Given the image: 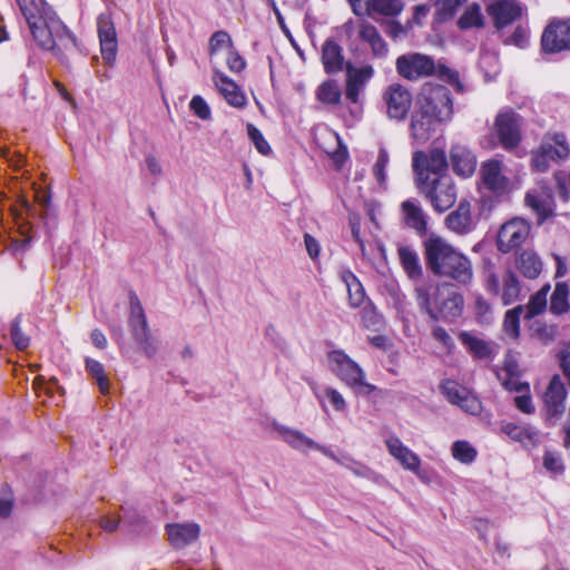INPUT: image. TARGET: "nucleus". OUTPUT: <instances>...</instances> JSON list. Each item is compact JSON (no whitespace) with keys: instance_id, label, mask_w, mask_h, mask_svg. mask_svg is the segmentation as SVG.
I'll return each mask as SVG.
<instances>
[{"instance_id":"obj_1","label":"nucleus","mask_w":570,"mask_h":570,"mask_svg":"<svg viewBox=\"0 0 570 570\" xmlns=\"http://www.w3.org/2000/svg\"><path fill=\"white\" fill-rule=\"evenodd\" d=\"M17 3L38 47L52 52L58 60L66 62L67 57L57 41L61 42L66 49L76 48L77 38L71 30L43 0L39 3L35 0H17Z\"/></svg>"},{"instance_id":"obj_2","label":"nucleus","mask_w":570,"mask_h":570,"mask_svg":"<svg viewBox=\"0 0 570 570\" xmlns=\"http://www.w3.org/2000/svg\"><path fill=\"white\" fill-rule=\"evenodd\" d=\"M426 267L435 276L448 278L459 285H469L473 279L470 258L458 250L445 238L431 234L423 242Z\"/></svg>"},{"instance_id":"obj_3","label":"nucleus","mask_w":570,"mask_h":570,"mask_svg":"<svg viewBox=\"0 0 570 570\" xmlns=\"http://www.w3.org/2000/svg\"><path fill=\"white\" fill-rule=\"evenodd\" d=\"M395 70L401 78L407 81L414 82L429 77H438L454 86L458 91L463 89L458 71L441 61L436 62L433 57L425 53L406 52L399 56L395 60Z\"/></svg>"},{"instance_id":"obj_4","label":"nucleus","mask_w":570,"mask_h":570,"mask_svg":"<svg viewBox=\"0 0 570 570\" xmlns=\"http://www.w3.org/2000/svg\"><path fill=\"white\" fill-rule=\"evenodd\" d=\"M129 307L128 325L131 336L144 355L154 358L159 350V342L151 335L144 307L134 292L129 294Z\"/></svg>"},{"instance_id":"obj_5","label":"nucleus","mask_w":570,"mask_h":570,"mask_svg":"<svg viewBox=\"0 0 570 570\" xmlns=\"http://www.w3.org/2000/svg\"><path fill=\"white\" fill-rule=\"evenodd\" d=\"M331 371L357 393L370 394L375 386L365 382V373L344 351L333 350L327 353Z\"/></svg>"},{"instance_id":"obj_6","label":"nucleus","mask_w":570,"mask_h":570,"mask_svg":"<svg viewBox=\"0 0 570 570\" xmlns=\"http://www.w3.org/2000/svg\"><path fill=\"white\" fill-rule=\"evenodd\" d=\"M570 155V146L563 132H547L538 149L531 153L532 167L539 173H546L552 161L566 160Z\"/></svg>"},{"instance_id":"obj_7","label":"nucleus","mask_w":570,"mask_h":570,"mask_svg":"<svg viewBox=\"0 0 570 570\" xmlns=\"http://www.w3.org/2000/svg\"><path fill=\"white\" fill-rule=\"evenodd\" d=\"M416 102L442 122H448L452 118L453 100L445 86L425 82L416 96Z\"/></svg>"},{"instance_id":"obj_8","label":"nucleus","mask_w":570,"mask_h":570,"mask_svg":"<svg viewBox=\"0 0 570 570\" xmlns=\"http://www.w3.org/2000/svg\"><path fill=\"white\" fill-rule=\"evenodd\" d=\"M417 186L439 213L451 208L456 200V188L449 175L433 177L430 180L417 183Z\"/></svg>"},{"instance_id":"obj_9","label":"nucleus","mask_w":570,"mask_h":570,"mask_svg":"<svg viewBox=\"0 0 570 570\" xmlns=\"http://www.w3.org/2000/svg\"><path fill=\"white\" fill-rule=\"evenodd\" d=\"M382 105L390 120L404 121L413 105L412 92L402 83H391L382 92Z\"/></svg>"},{"instance_id":"obj_10","label":"nucleus","mask_w":570,"mask_h":570,"mask_svg":"<svg viewBox=\"0 0 570 570\" xmlns=\"http://www.w3.org/2000/svg\"><path fill=\"white\" fill-rule=\"evenodd\" d=\"M522 118L515 111H500L494 119L493 135L507 151L514 150L521 142Z\"/></svg>"},{"instance_id":"obj_11","label":"nucleus","mask_w":570,"mask_h":570,"mask_svg":"<svg viewBox=\"0 0 570 570\" xmlns=\"http://www.w3.org/2000/svg\"><path fill=\"white\" fill-rule=\"evenodd\" d=\"M446 155L443 149L433 148L429 154L416 151L413 155V169L417 183L426 181L440 175H446Z\"/></svg>"},{"instance_id":"obj_12","label":"nucleus","mask_w":570,"mask_h":570,"mask_svg":"<svg viewBox=\"0 0 570 570\" xmlns=\"http://www.w3.org/2000/svg\"><path fill=\"white\" fill-rule=\"evenodd\" d=\"M529 234L530 225L522 218H513L501 226L498 233V249L507 254L521 246Z\"/></svg>"},{"instance_id":"obj_13","label":"nucleus","mask_w":570,"mask_h":570,"mask_svg":"<svg viewBox=\"0 0 570 570\" xmlns=\"http://www.w3.org/2000/svg\"><path fill=\"white\" fill-rule=\"evenodd\" d=\"M441 390L449 402L458 405L464 412L475 415L481 411L479 399L458 382L446 380L441 384Z\"/></svg>"},{"instance_id":"obj_14","label":"nucleus","mask_w":570,"mask_h":570,"mask_svg":"<svg viewBox=\"0 0 570 570\" xmlns=\"http://www.w3.org/2000/svg\"><path fill=\"white\" fill-rule=\"evenodd\" d=\"M441 390L449 402L458 405L464 412L475 415L481 411L479 399L458 382L446 380L441 384Z\"/></svg>"},{"instance_id":"obj_15","label":"nucleus","mask_w":570,"mask_h":570,"mask_svg":"<svg viewBox=\"0 0 570 570\" xmlns=\"http://www.w3.org/2000/svg\"><path fill=\"white\" fill-rule=\"evenodd\" d=\"M443 124L440 119L432 116L423 107L417 106L415 101V108L411 114L410 119V136L413 140L419 144L426 142L434 134L436 126Z\"/></svg>"},{"instance_id":"obj_16","label":"nucleus","mask_w":570,"mask_h":570,"mask_svg":"<svg viewBox=\"0 0 570 570\" xmlns=\"http://www.w3.org/2000/svg\"><path fill=\"white\" fill-rule=\"evenodd\" d=\"M567 391L559 375H553L543 395L546 415L550 424L561 416L566 410Z\"/></svg>"},{"instance_id":"obj_17","label":"nucleus","mask_w":570,"mask_h":570,"mask_svg":"<svg viewBox=\"0 0 570 570\" xmlns=\"http://www.w3.org/2000/svg\"><path fill=\"white\" fill-rule=\"evenodd\" d=\"M97 31L101 55L111 65L116 59L118 41L115 23L109 12H102L98 16Z\"/></svg>"},{"instance_id":"obj_18","label":"nucleus","mask_w":570,"mask_h":570,"mask_svg":"<svg viewBox=\"0 0 570 570\" xmlns=\"http://www.w3.org/2000/svg\"><path fill=\"white\" fill-rule=\"evenodd\" d=\"M541 45L550 53L570 49V20L549 24L542 35Z\"/></svg>"},{"instance_id":"obj_19","label":"nucleus","mask_w":570,"mask_h":570,"mask_svg":"<svg viewBox=\"0 0 570 570\" xmlns=\"http://www.w3.org/2000/svg\"><path fill=\"white\" fill-rule=\"evenodd\" d=\"M497 29H503L521 19L523 8L513 0H497L487 7Z\"/></svg>"},{"instance_id":"obj_20","label":"nucleus","mask_w":570,"mask_h":570,"mask_svg":"<svg viewBox=\"0 0 570 570\" xmlns=\"http://www.w3.org/2000/svg\"><path fill=\"white\" fill-rule=\"evenodd\" d=\"M400 209L403 224L416 235L424 236L428 232L429 216L420 202L414 198L406 199L401 203Z\"/></svg>"},{"instance_id":"obj_21","label":"nucleus","mask_w":570,"mask_h":570,"mask_svg":"<svg viewBox=\"0 0 570 570\" xmlns=\"http://www.w3.org/2000/svg\"><path fill=\"white\" fill-rule=\"evenodd\" d=\"M374 75L372 66L355 68L351 63L346 65V88L345 97L351 102H357L360 94L364 90L366 83Z\"/></svg>"},{"instance_id":"obj_22","label":"nucleus","mask_w":570,"mask_h":570,"mask_svg":"<svg viewBox=\"0 0 570 570\" xmlns=\"http://www.w3.org/2000/svg\"><path fill=\"white\" fill-rule=\"evenodd\" d=\"M213 81L219 94L228 105L235 108H244L247 105V98L240 87L224 72L215 70Z\"/></svg>"},{"instance_id":"obj_23","label":"nucleus","mask_w":570,"mask_h":570,"mask_svg":"<svg viewBox=\"0 0 570 570\" xmlns=\"http://www.w3.org/2000/svg\"><path fill=\"white\" fill-rule=\"evenodd\" d=\"M445 226L456 235H466L471 233L475 224L472 218L471 204L468 200H461L456 209L445 217Z\"/></svg>"},{"instance_id":"obj_24","label":"nucleus","mask_w":570,"mask_h":570,"mask_svg":"<svg viewBox=\"0 0 570 570\" xmlns=\"http://www.w3.org/2000/svg\"><path fill=\"white\" fill-rule=\"evenodd\" d=\"M459 338L473 358L491 361L499 354L497 343L485 341L471 332H461Z\"/></svg>"},{"instance_id":"obj_25","label":"nucleus","mask_w":570,"mask_h":570,"mask_svg":"<svg viewBox=\"0 0 570 570\" xmlns=\"http://www.w3.org/2000/svg\"><path fill=\"white\" fill-rule=\"evenodd\" d=\"M450 161L453 171L463 178L471 177L476 168L475 155L466 146L460 144L451 147Z\"/></svg>"},{"instance_id":"obj_26","label":"nucleus","mask_w":570,"mask_h":570,"mask_svg":"<svg viewBox=\"0 0 570 570\" xmlns=\"http://www.w3.org/2000/svg\"><path fill=\"white\" fill-rule=\"evenodd\" d=\"M166 532L170 544L176 549H181L198 539L200 527L195 522L170 523L166 525Z\"/></svg>"},{"instance_id":"obj_27","label":"nucleus","mask_w":570,"mask_h":570,"mask_svg":"<svg viewBox=\"0 0 570 570\" xmlns=\"http://www.w3.org/2000/svg\"><path fill=\"white\" fill-rule=\"evenodd\" d=\"M482 180L488 189L497 195H502L508 190L509 180L502 175L501 161L491 159L482 165Z\"/></svg>"},{"instance_id":"obj_28","label":"nucleus","mask_w":570,"mask_h":570,"mask_svg":"<svg viewBox=\"0 0 570 570\" xmlns=\"http://www.w3.org/2000/svg\"><path fill=\"white\" fill-rule=\"evenodd\" d=\"M358 38L366 42L375 57L383 58L389 52L385 40L380 35L377 28L367 21L360 22L357 27Z\"/></svg>"},{"instance_id":"obj_29","label":"nucleus","mask_w":570,"mask_h":570,"mask_svg":"<svg viewBox=\"0 0 570 570\" xmlns=\"http://www.w3.org/2000/svg\"><path fill=\"white\" fill-rule=\"evenodd\" d=\"M390 454L396 459L404 469L416 472L420 469L421 460L409 448L403 445L399 439L386 440Z\"/></svg>"},{"instance_id":"obj_30","label":"nucleus","mask_w":570,"mask_h":570,"mask_svg":"<svg viewBox=\"0 0 570 570\" xmlns=\"http://www.w3.org/2000/svg\"><path fill=\"white\" fill-rule=\"evenodd\" d=\"M348 62L345 61L343 49L333 40H327L323 46V68L327 73L342 71Z\"/></svg>"},{"instance_id":"obj_31","label":"nucleus","mask_w":570,"mask_h":570,"mask_svg":"<svg viewBox=\"0 0 570 570\" xmlns=\"http://www.w3.org/2000/svg\"><path fill=\"white\" fill-rule=\"evenodd\" d=\"M397 254L407 276L414 281L421 278L423 269L416 250L410 246H400Z\"/></svg>"},{"instance_id":"obj_32","label":"nucleus","mask_w":570,"mask_h":570,"mask_svg":"<svg viewBox=\"0 0 570 570\" xmlns=\"http://www.w3.org/2000/svg\"><path fill=\"white\" fill-rule=\"evenodd\" d=\"M517 266L527 278H537L542 271V262L532 250H523L517 258Z\"/></svg>"},{"instance_id":"obj_33","label":"nucleus","mask_w":570,"mask_h":570,"mask_svg":"<svg viewBox=\"0 0 570 570\" xmlns=\"http://www.w3.org/2000/svg\"><path fill=\"white\" fill-rule=\"evenodd\" d=\"M524 200L527 206L532 208L541 219L552 214L553 200L550 194H540L537 190H531L527 193Z\"/></svg>"},{"instance_id":"obj_34","label":"nucleus","mask_w":570,"mask_h":570,"mask_svg":"<svg viewBox=\"0 0 570 570\" xmlns=\"http://www.w3.org/2000/svg\"><path fill=\"white\" fill-rule=\"evenodd\" d=\"M326 142H331L336 146L334 149H324V151L328 155L335 169H341L343 164L348 158V151L346 146L342 142L340 136L334 130H326L325 134Z\"/></svg>"},{"instance_id":"obj_35","label":"nucleus","mask_w":570,"mask_h":570,"mask_svg":"<svg viewBox=\"0 0 570 570\" xmlns=\"http://www.w3.org/2000/svg\"><path fill=\"white\" fill-rule=\"evenodd\" d=\"M278 436L295 450H318V444L298 430H277Z\"/></svg>"},{"instance_id":"obj_36","label":"nucleus","mask_w":570,"mask_h":570,"mask_svg":"<svg viewBox=\"0 0 570 570\" xmlns=\"http://www.w3.org/2000/svg\"><path fill=\"white\" fill-rule=\"evenodd\" d=\"M521 293L518 276L510 269L502 276L501 299L504 305H510L519 299Z\"/></svg>"},{"instance_id":"obj_37","label":"nucleus","mask_w":570,"mask_h":570,"mask_svg":"<svg viewBox=\"0 0 570 570\" xmlns=\"http://www.w3.org/2000/svg\"><path fill=\"white\" fill-rule=\"evenodd\" d=\"M403 7L401 0H367L365 13L370 17H372L373 13L393 17L400 14Z\"/></svg>"},{"instance_id":"obj_38","label":"nucleus","mask_w":570,"mask_h":570,"mask_svg":"<svg viewBox=\"0 0 570 570\" xmlns=\"http://www.w3.org/2000/svg\"><path fill=\"white\" fill-rule=\"evenodd\" d=\"M483 14L478 3H471L465 7L463 13L458 20L460 29L481 28L483 27Z\"/></svg>"},{"instance_id":"obj_39","label":"nucleus","mask_w":570,"mask_h":570,"mask_svg":"<svg viewBox=\"0 0 570 570\" xmlns=\"http://www.w3.org/2000/svg\"><path fill=\"white\" fill-rule=\"evenodd\" d=\"M85 363L87 372L96 381L99 391L102 394L109 393L110 382L106 375L104 365L99 361L90 357H87Z\"/></svg>"},{"instance_id":"obj_40","label":"nucleus","mask_w":570,"mask_h":570,"mask_svg":"<svg viewBox=\"0 0 570 570\" xmlns=\"http://www.w3.org/2000/svg\"><path fill=\"white\" fill-rule=\"evenodd\" d=\"M569 287L566 283H557L550 299V311L560 315L569 309Z\"/></svg>"},{"instance_id":"obj_41","label":"nucleus","mask_w":570,"mask_h":570,"mask_svg":"<svg viewBox=\"0 0 570 570\" xmlns=\"http://www.w3.org/2000/svg\"><path fill=\"white\" fill-rule=\"evenodd\" d=\"M390 163V154L384 146H380L376 159L372 167V174L382 188H386V167Z\"/></svg>"},{"instance_id":"obj_42","label":"nucleus","mask_w":570,"mask_h":570,"mask_svg":"<svg viewBox=\"0 0 570 570\" xmlns=\"http://www.w3.org/2000/svg\"><path fill=\"white\" fill-rule=\"evenodd\" d=\"M464 299L458 292H451L440 306V313L445 318H456L461 315Z\"/></svg>"},{"instance_id":"obj_43","label":"nucleus","mask_w":570,"mask_h":570,"mask_svg":"<svg viewBox=\"0 0 570 570\" xmlns=\"http://www.w3.org/2000/svg\"><path fill=\"white\" fill-rule=\"evenodd\" d=\"M466 0H436L435 18L439 22L452 19Z\"/></svg>"},{"instance_id":"obj_44","label":"nucleus","mask_w":570,"mask_h":570,"mask_svg":"<svg viewBox=\"0 0 570 570\" xmlns=\"http://www.w3.org/2000/svg\"><path fill=\"white\" fill-rule=\"evenodd\" d=\"M522 312L523 306L520 305L509 309L504 315L503 330L513 340L518 338L520 334V315Z\"/></svg>"},{"instance_id":"obj_45","label":"nucleus","mask_w":570,"mask_h":570,"mask_svg":"<svg viewBox=\"0 0 570 570\" xmlns=\"http://www.w3.org/2000/svg\"><path fill=\"white\" fill-rule=\"evenodd\" d=\"M512 441L520 442L523 448L531 449L537 446L539 435L537 430H501Z\"/></svg>"},{"instance_id":"obj_46","label":"nucleus","mask_w":570,"mask_h":570,"mask_svg":"<svg viewBox=\"0 0 570 570\" xmlns=\"http://www.w3.org/2000/svg\"><path fill=\"white\" fill-rule=\"evenodd\" d=\"M344 282L347 288L351 306L358 307L365 298L364 288L361 282L353 274H348L344 278Z\"/></svg>"},{"instance_id":"obj_47","label":"nucleus","mask_w":570,"mask_h":570,"mask_svg":"<svg viewBox=\"0 0 570 570\" xmlns=\"http://www.w3.org/2000/svg\"><path fill=\"white\" fill-rule=\"evenodd\" d=\"M452 455L461 463L469 464L476 458V450L466 441H456L452 445Z\"/></svg>"},{"instance_id":"obj_48","label":"nucleus","mask_w":570,"mask_h":570,"mask_svg":"<svg viewBox=\"0 0 570 570\" xmlns=\"http://www.w3.org/2000/svg\"><path fill=\"white\" fill-rule=\"evenodd\" d=\"M550 291V285L543 286L530 299L528 304L527 317H533L542 313L547 307V296Z\"/></svg>"},{"instance_id":"obj_49","label":"nucleus","mask_w":570,"mask_h":570,"mask_svg":"<svg viewBox=\"0 0 570 570\" xmlns=\"http://www.w3.org/2000/svg\"><path fill=\"white\" fill-rule=\"evenodd\" d=\"M431 289H432V286L426 285V284L416 286L415 297H416L417 305L432 318H436L438 317L436 313H435L434 308L432 307V303H431Z\"/></svg>"},{"instance_id":"obj_50","label":"nucleus","mask_w":570,"mask_h":570,"mask_svg":"<svg viewBox=\"0 0 570 570\" xmlns=\"http://www.w3.org/2000/svg\"><path fill=\"white\" fill-rule=\"evenodd\" d=\"M247 134L259 154L267 156L272 153L269 144L267 142L262 131L256 126H254L253 124H248Z\"/></svg>"},{"instance_id":"obj_51","label":"nucleus","mask_w":570,"mask_h":570,"mask_svg":"<svg viewBox=\"0 0 570 570\" xmlns=\"http://www.w3.org/2000/svg\"><path fill=\"white\" fill-rule=\"evenodd\" d=\"M21 315H18L11 323L10 336L11 341L18 350H26L30 344V338L22 333L21 327Z\"/></svg>"},{"instance_id":"obj_52","label":"nucleus","mask_w":570,"mask_h":570,"mask_svg":"<svg viewBox=\"0 0 570 570\" xmlns=\"http://www.w3.org/2000/svg\"><path fill=\"white\" fill-rule=\"evenodd\" d=\"M342 98V88L336 80L323 82V104H340Z\"/></svg>"},{"instance_id":"obj_53","label":"nucleus","mask_w":570,"mask_h":570,"mask_svg":"<svg viewBox=\"0 0 570 570\" xmlns=\"http://www.w3.org/2000/svg\"><path fill=\"white\" fill-rule=\"evenodd\" d=\"M543 466L553 474H561L564 471L561 456L552 451H547L543 455Z\"/></svg>"},{"instance_id":"obj_54","label":"nucleus","mask_w":570,"mask_h":570,"mask_svg":"<svg viewBox=\"0 0 570 570\" xmlns=\"http://www.w3.org/2000/svg\"><path fill=\"white\" fill-rule=\"evenodd\" d=\"M224 45H229L230 49L233 48V41L227 31L219 30L212 35L209 39V51L214 55Z\"/></svg>"},{"instance_id":"obj_55","label":"nucleus","mask_w":570,"mask_h":570,"mask_svg":"<svg viewBox=\"0 0 570 570\" xmlns=\"http://www.w3.org/2000/svg\"><path fill=\"white\" fill-rule=\"evenodd\" d=\"M189 107L198 118L203 120L210 118V108L203 97L194 96L190 100Z\"/></svg>"},{"instance_id":"obj_56","label":"nucleus","mask_w":570,"mask_h":570,"mask_svg":"<svg viewBox=\"0 0 570 570\" xmlns=\"http://www.w3.org/2000/svg\"><path fill=\"white\" fill-rule=\"evenodd\" d=\"M120 510L124 514V523L129 525H136L144 522V517L138 512V510L132 505L125 503L120 507Z\"/></svg>"},{"instance_id":"obj_57","label":"nucleus","mask_w":570,"mask_h":570,"mask_svg":"<svg viewBox=\"0 0 570 570\" xmlns=\"http://www.w3.org/2000/svg\"><path fill=\"white\" fill-rule=\"evenodd\" d=\"M514 404L518 410L525 414H532L535 410L530 391L521 392L514 397Z\"/></svg>"},{"instance_id":"obj_58","label":"nucleus","mask_w":570,"mask_h":570,"mask_svg":"<svg viewBox=\"0 0 570 570\" xmlns=\"http://www.w3.org/2000/svg\"><path fill=\"white\" fill-rule=\"evenodd\" d=\"M502 380V385L511 391V392H515V393H521V392H529V384L527 382H522L519 380V374L518 375H508L505 379H501Z\"/></svg>"},{"instance_id":"obj_59","label":"nucleus","mask_w":570,"mask_h":570,"mask_svg":"<svg viewBox=\"0 0 570 570\" xmlns=\"http://www.w3.org/2000/svg\"><path fill=\"white\" fill-rule=\"evenodd\" d=\"M226 62L232 72L238 73L246 68L245 59L234 48L229 50Z\"/></svg>"},{"instance_id":"obj_60","label":"nucleus","mask_w":570,"mask_h":570,"mask_svg":"<svg viewBox=\"0 0 570 570\" xmlns=\"http://www.w3.org/2000/svg\"><path fill=\"white\" fill-rule=\"evenodd\" d=\"M485 287L490 293L500 295L502 277H499L493 271L489 269L485 278Z\"/></svg>"},{"instance_id":"obj_61","label":"nucleus","mask_w":570,"mask_h":570,"mask_svg":"<svg viewBox=\"0 0 570 570\" xmlns=\"http://www.w3.org/2000/svg\"><path fill=\"white\" fill-rule=\"evenodd\" d=\"M325 394H326V397L328 399L330 403L336 411L345 410L346 403H345L343 395L340 392H337L334 389H327Z\"/></svg>"},{"instance_id":"obj_62","label":"nucleus","mask_w":570,"mask_h":570,"mask_svg":"<svg viewBox=\"0 0 570 570\" xmlns=\"http://www.w3.org/2000/svg\"><path fill=\"white\" fill-rule=\"evenodd\" d=\"M304 243H305V247H306V250H307L309 257L312 259H316L318 257V254L321 250L318 240L316 238H314L312 235H309L308 233H305Z\"/></svg>"},{"instance_id":"obj_63","label":"nucleus","mask_w":570,"mask_h":570,"mask_svg":"<svg viewBox=\"0 0 570 570\" xmlns=\"http://www.w3.org/2000/svg\"><path fill=\"white\" fill-rule=\"evenodd\" d=\"M510 42L523 48L528 42V31L525 28L518 26L510 37Z\"/></svg>"},{"instance_id":"obj_64","label":"nucleus","mask_w":570,"mask_h":570,"mask_svg":"<svg viewBox=\"0 0 570 570\" xmlns=\"http://www.w3.org/2000/svg\"><path fill=\"white\" fill-rule=\"evenodd\" d=\"M560 365L570 384V345L560 352Z\"/></svg>"}]
</instances>
